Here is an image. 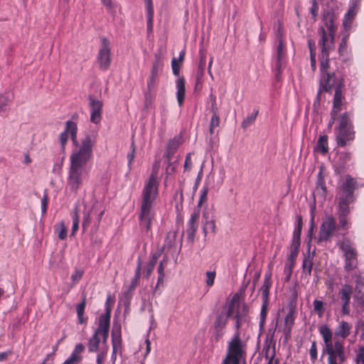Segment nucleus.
I'll use <instances>...</instances> for the list:
<instances>
[{
    "mask_svg": "<svg viewBox=\"0 0 364 364\" xmlns=\"http://www.w3.org/2000/svg\"><path fill=\"white\" fill-rule=\"evenodd\" d=\"M77 127L75 122L68 121L65 129L60 134L59 140L63 149L67 144L68 136L75 146L70 156V167L67 179V186L72 192L77 193L82 185L85 176L87 175L85 166L92 157V148L95 145V139L87 134L78 143L77 139Z\"/></svg>",
    "mask_w": 364,
    "mask_h": 364,
    "instance_id": "nucleus-1",
    "label": "nucleus"
},
{
    "mask_svg": "<svg viewBox=\"0 0 364 364\" xmlns=\"http://www.w3.org/2000/svg\"><path fill=\"white\" fill-rule=\"evenodd\" d=\"M233 315L236 321V331H239L242 324L247 321V318L246 306L239 301L237 295H235L231 299L228 310L221 312L214 322V336L217 341H219L224 336L228 318Z\"/></svg>",
    "mask_w": 364,
    "mask_h": 364,
    "instance_id": "nucleus-2",
    "label": "nucleus"
},
{
    "mask_svg": "<svg viewBox=\"0 0 364 364\" xmlns=\"http://www.w3.org/2000/svg\"><path fill=\"white\" fill-rule=\"evenodd\" d=\"M159 183L156 173H152L146 182L142 191V200L139 215L140 225L149 230L154 218L153 206L158 196Z\"/></svg>",
    "mask_w": 364,
    "mask_h": 364,
    "instance_id": "nucleus-3",
    "label": "nucleus"
},
{
    "mask_svg": "<svg viewBox=\"0 0 364 364\" xmlns=\"http://www.w3.org/2000/svg\"><path fill=\"white\" fill-rule=\"evenodd\" d=\"M111 310L107 308L106 312L99 317L98 326L94 334L88 340L87 348L90 353H98L100 349H109L107 339L109 336Z\"/></svg>",
    "mask_w": 364,
    "mask_h": 364,
    "instance_id": "nucleus-4",
    "label": "nucleus"
},
{
    "mask_svg": "<svg viewBox=\"0 0 364 364\" xmlns=\"http://www.w3.org/2000/svg\"><path fill=\"white\" fill-rule=\"evenodd\" d=\"M325 26L326 30L323 26H321L319 28L321 39L318 42V46L321 48V52L320 61L322 74L327 73L329 51L334 48L335 26L331 16L329 20H326Z\"/></svg>",
    "mask_w": 364,
    "mask_h": 364,
    "instance_id": "nucleus-5",
    "label": "nucleus"
},
{
    "mask_svg": "<svg viewBox=\"0 0 364 364\" xmlns=\"http://www.w3.org/2000/svg\"><path fill=\"white\" fill-rule=\"evenodd\" d=\"M325 346V350L328 354V364H343L346 360L343 343L339 341L332 342V333L327 326L320 328Z\"/></svg>",
    "mask_w": 364,
    "mask_h": 364,
    "instance_id": "nucleus-6",
    "label": "nucleus"
},
{
    "mask_svg": "<svg viewBox=\"0 0 364 364\" xmlns=\"http://www.w3.org/2000/svg\"><path fill=\"white\" fill-rule=\"evenodd\" d=\"M246 346V343L240 338V331H236L228 343L225 358L230 360L232 364H245Z\"/></svg>",
    "mask_w": 364,
    "mask_h": 364,
    "instance_id": "nucleus-7",
    "label": "nucleus"
},
{
    "mask_svg": "<svg viewBox=\"0 0 364 364\" xmlns=\"http://www.w3.org/2000/svg\"><path fill=\"white\" fill-rule=\"evenodd\" d=\"M336 139L337 144L341 146H345L348 141L354 139V132L347 113L343 114L341 117Z\"/></svg>",
    "mask_w": 364,
    "mask_h": 364,
    "instance_id": "nucleus-8",
    "label": "nucleus"
},
{
    "mask_svg": "<svg viewBox=\"0 0 364 364\" xmlns=\"http://www.w3.org/2000/svg\"><path fill=\"white\" fill-rule=\"evenodd\" d=\"M340 248L343 252L345 257L344 268L346 271H350L357 267V252L352 247L349 240H343L340 244Z\"/></svg>",
    "mask_w": 364,
    "mask_h": 364,
    "instance_id": "nucleus-9",
    "label": "nucleus"
},
{
    "mask_svg": "<svg viewBox=\"0 0 364 364\" xmlns=\"http://www.w3.org/2000/svg\"><path fill=\"white\" fill-rule=\"evenodd\" d=\"M163 67V56L161 53H156L152 64L150 75L147 80V89L149 92L153 91L159 81V74Z\"/></svg>",
    "mask_w": 364,
    "mask_h": 364,
    "instance_id": "nucleus-10",
    "label": "nucleus"
},
{
    "mask_svg": "<svg viewBox=\"0 0 364 364\" xmlns=\"http://www.w3.org/2000/svg\"><path fill=\"white\" fill-rule=\"evenodd\" d=\"M336 221L331 215H326L324 221L320 227L318 235V242H327L332 237L336 230Z\"/></svg>",
    "mask_w": 364,
    "mask_h": 364,
    "instance_id": "nucleus-11",
    "label": "nucleus"
},
{
    "mask_svg": "<svg viewBox=\"0 0 364 364\" xmlns=\"http://www.w3.org/2000/svg\"><path fill=\"white\" fill-rule=\"evenodd\" d=\"M111 60L109 43L105 38H103L102 39V46L97 56L100 68L103 70L109 69L111 64Z\"/></svg>",
    "mask_w": 364,
    "mask_h": 364,
    "instance_id": "nucleus-12",
    "label": "nucleus"
},
{
    "mask_svg": "<svg viewBox=\"0 0 364 364\" xmlns=\"http://www.w3.org/2000/svg\"><path fill=\"white\" fill-rule=\"evenodd\" d=\"M88 100L90 110V122L97 124L102 120L103 103L101 100L93 96H89Z\"/></svg>",
    "mask_w": 364,
    "mask_h": 364,
    "instance_id": "nucleus-13",
    "label": "nucleus"
},
{
    "mask_svg": "<svg viewBox=\"0 0 364 364\" xmlns=\"http://www.w3.org/2000/svg\"><path fill=\"white\" fill-rule=\"evenodd\" d=\"M203 231L205 236L209 232H216L214 212L212 209H205L203 213Z\"/></svg>",
    "mask_w": 364,
    "mask_h": 364,
    "instance_id": "nucleus-14",
    "label": "nucleus"
},
{
    "mask_svg": "<svg viewBox=\"0 0 364 364\" xmlns=\"http://www.w3.org/2000/svg\"><path fill=\"white\" fill-rule=\"evenodd\" d=\"M112 353L111 360L114 363L117 359V353L121 350L122 348L121 326L116 323H114L112 330Z\"/></svg>",
    "mask_w": 364,
    "mask_h": 364,
    "instance_id": "nucleus-15",
    "label": "nucleus"
},
{
    "mask_svg": "<svg viewBox=\"0 0 364 364\" xmlns=\"http://www.w3.org/2000/svg\"><path fill=\"white\" fill-rule=\"evenodd\" d=\"M200 213L199 211H194L190 217L188 222L187 240L189 242L193 243L195 240L196 232L198 227V220Z\"/></svg>",
    "mask_w": 364,
    "mask_h": 364,
    "instance_id": "nucleus-16",
    "label": "nucleus"
},
{
    "mask_svg": "<svg viewBox=\"0 0 364 364\" xmlns=\"http://www.w3.org/2000/svg\"><path fill=\"white\" fill-rule=\"evenodd\" d=\"M353 292V288L350 284H344L341 291V300L342 303V312L343 314L348 315L350 313V299Z\"/></svg>",
    "mask_w": 364,
    "mask_h": 364,
    "instance_id": "nucleus-17",
    "label": "nucleus"
},
{
    "mask_svg": "<svg viewBox=\"0 0 364 364\" xmlns=\"http://www.w3.org/2000/svg\"><path fill=\"white\" fill-rule=\"evenodd\" d=\"M358 4L356 1H353L347 13L345 14L343 21V27L346 31H349L351 28V25L353 23V21L354 20V18L358 12Z\"/></svg>",
    "mask_w": 364,
    "mask_h": 364,
    "instance_id": "nucleus-18",
    "label": "nucleus"
},
{
    "mask_svg": "<svg viewBox=\"0 0 364 364\" xmlns=\"http://www.w3.org/2000/svg\"><path fill=\"white\" fill-rule=\"evenodd\" d=\"M355 182L353 178L347 177L346 181L341 186L339 196L347 197L348 198H353V193L355 189Z\"/></svg>",
    "mask_w": 364,
    "mask_h": 364,
    "instance_id": "nucleus-19",
    "label": "nucleus"
},
{
    "mask_svg": "<svg viewBox=\"0 0 364 364\" xmlns=\"http://www.w3.org/2000/svg\"><path fill=\"white\" fill-rule=\"evenodd\" d=\"M181 143V138L180 136H176L168 141L166 151L164 154V156L168 159V162H170V160L172 159V156L177 151Z\"/></svg>",
    "mask_w": 364,
    "mask_h": 364,
    "instance_id": "nucleus-20",
    "label": "nucleus"
},
{
    "mask_svg": "<svg viewBox=\"0 0 364 364\" xmlns=\"http://www.w3.org/2000/svg\"><path fill=\"white\" fill-rule=\"evenodd\" d=\"M176 97L179 106H181L185 98V79L183 77H178L176 80Z\"/></svg>",
    "mask_w": 364,
    "mask_h": 364,
    "instance_id": "nucleus-21",
    "label": "nucleus"
},
{
    "mask_svg": "<svg viewBox=\"0 0 364 364\" xmlns=\"http://www.w3.org/2000/svg\"><path fill=\"white\" fill-rule=\"evenodd\" d=\"M314 253L309 252L304 257L302 269L305 277H309L311 274L314 264Z\"/></svg>",
    "mask_w": 364,
    "mask_h": 364,
    "instance_id": "nucleus-22",
    "label": "nucleus"
},
{
    "mask_svg": "<svg viewBox=\"0 0 364 364\" xmlns=\"http://www.w3.org/2000/svg\"><path fill=\"white\" fill-rule=\"evenodd\" d=\"M353 201V198H348L344 196L338 198V215H348L350 213L349 203Z\"/></svg>",
    "mask_w": 364,
    "mask_h": 364,
    "instance_id": "nucleus-23",
    "label": "nucleus"
},
{
    "mask_svg": "<svg viewBox=\"0 0 364 364\" xmlns=\"http://www.w3.org/2000/svg\"><path fill=\"white\" fill-rule=\"evenodd\" d=\"M350 325L343 321L339 323V326L335 333V336L341 337L342 338H346L350 334Z\"/></svg>",
    "mask_w": 364,
    "mask_h": 364,
    "instance_id": "nucleus-24",
    "label": "nucleus"
},
{
    "mask_svg": "<svg viewBox=\"0 0 364 364\" xmlns=\"http://www.w3.org/2000/svg\"><path fill=\"white\" fill-rule=\"evenodd\" d=\"M315 151L322 154H325L328 151V136L326 135L321 136L315 147Z\"/></svg>",
    "mask_w": 364,
    "mask_h": 364,
    "instance_id": "nucleus-25",
    "label": "nucleus"
},
{
    "mask_svg": "<svg viewBox=\"0 0 364 364\" xmlns=\"http://www.w3.org/2000/svg\"><path fill=\"white\" fill-rule=\"evenodd\" d=\"M14 95L9 92L0 94V113L6 111V107L12 102Z\"/></svg>",
    "mask_w": 364,
    "mask_h": 364,
    "instance_id": "nucleus-26",
    "label": "nucleus"
},
{
    "mask_svg": "<svg viewBox=\"0 0 364 364\" xmlns=\"http://www.w3.org/2000/svg\"><path fill=\"white\" fill-rule=\"evenodd\" d=\"M294 323V312L292 310H290L289 313L286 315L284 318V332L289 335L292 328V326Z\"/></svg>",
    "mask_w": 364,
    "mask_h": 364,
    "instance_id": "nucleus-27",
    "label": "nucleus"
},
{
    "mask_svg": "<svg viewBox=\"0 0 364 364\" xmlns=\"http://www.w3.org/2000/svg\"><path fill=\"white\" fill-rule=\"evenodd\" d=\"M271 284V275L266 274L264 280V284L262 287V296L264 302H267L268 300Z\"/></svg>",
    "mask_w": 364,
    "mask_h": 364,
    "instance_id": "nucleus-28",
    "label": "nucleus"
},
{
    "mask_svg": "<svg viewBox=\"0 0 364 364\" xmlns=\"http://www.w3.org/2000/svg\"><path fill=\"white\" fill-rule=\"evenodd\" d=\"M323 79L324 80L323 82V89L326 91L330 90L333 86L334 79H336L334 74L329 73H323Z\"/></svg>",
    "mask_w": 364,
    "mask_h": 364,
    "instance_id": "nucleus-29",
    "label": "nucleus"
},
{
    "mask_svg": "<svg viewBox=\"0 0 364 364\" xmlns=\"http://www.w3.org/2000/svg\"><path fill=\"white\" fill-rule=\"evenodd\" d=\"M341 92L339 89H337L334 94L333 105L332 109L333 114H337L341 110Z\"/></svg>",
    "mask_w": 364,
    "mask_h": 364,
    "instance_id": "nucleus-30",
    "label": "nucleus"
},
{
    "mask_svg": "<svg viewBox=\"0 0 364 364\" xmlns=\"http://www.w3.org/2000/svg\"><path fill=\"white\" fill-rule=\"evenodd\" d=\"M300 242L293 241L290 247V254L288 257L289 263L294 264V260L298 255Z\"/></svg>",
    "mask_w": 364,
    "mask_h": 364,
    "instance_id": "nucleus-31",
    "label": "nucleus"
},
{
    "mask_svg": "<svg viewBox=\"0 0 364 364\" xmlns=\"http://www.w3.org/2000/svg\"><path fill=\"white\" fill-rule=\"evenodd\" d=\"M284 58V53L283 51V44L281 38H279V44L277 46V69L280 70L282 68L283 60Z\"/></svg>",
    "mask_w": 364,
    "mask_h": 364,
    "instance_id": "nucleus-32",
    "label": "nucleus"
},
{
    "mask_svg": "<svg viewBox=\"0 0 364 364\" xmlns=\"http://www.w3.org/2000/svg\"><path fill=\"white\" fill-rule=\"evenodd\" d=\"M296 227L294 231L293 234V241L296 240L297 242H300V235L302 228V218L301 215H298L296 217Z\"/></svg>",
    "mask_w": 364,
    "mask_h": 364,
    "instance_id": "nucleus-33",
    "label": "nucleus"
},
{
    "mask_svg": "<svg viewBox=\"0 0 364 364\" xmlns=\"http://www.w3.org/2000/svg\"><path fill=\"white\" fill-rule=\"evenodd\" d=\"M160 254H154L146 266V277H149L152 273Z\"/></svg>",
    "mask_w": 364,
    "mask_h": 364,
    "instance_id": "nucleus-34",
    "label": "nucleus"
},
{
    "mask_svg": "<svg viewBox=\"0 0 364 364\" xmlns=\"http://www.w3.org/2000/svg\"><path fill=\"white\" fill-rule=\"evenodd\" d=\"M55 230L59 239L65 240L67 237L68 232L63 222H60L58 225H57Z\"/></svg>",
    "mask_w": 364,
    "mask_h": 364,
    "instance_id": "nucleus-35",
    "label": "nucleus"
},
{
    "mask_svg": "<svg viewBox=\"0 0 364 364\" xmlns=\"http://www.w3.org/2000/svg\"><path fill=\"white\" fill-rule=\"evenodd\" d=\"M353 278L355 283V290L360 293V289L364 287V275L360 272H355Z\"/></svg>",
    "mask_w": 364,
    "mask_h": 364,
    "instance_id": "nucleus-36",
    "label": "nucleus"
},
{
    "mask_svg": "<svg viewBox=\"0 0 364 364\" xmlns=\"http://www.w3.org/2000/svg\"><path fill=\"white\" fill-rule=\"evenodd\" d=\"M258 114V112L256 111L254 113L248 115L244 120L243 122H242V127L243 129H246L247 127H248L249 126H250L251 124H252L256 118H257V116Z\"/></svg>",
    "mask_w": 364,
    "mask_h": 364,
    "instance_id": "nucleus-37",
    "label": "nucleus"
},
{
    "mask_svg": "<svg viewBox=\"0 0 364 364\" xmlns=\"http://www.w3.org/2000/svg\"><path fill=\"white\" fill-rule=\"evenodd\" d=\"M209 188L208 186H204L203 188L200 190V198L198 201V206H201L204 203H205L208 200V193Z\"/></svg>",
    "mask_w": 364,
    "mask_h": 364,
    "instance_id": "nucleus-38",
    "label": "nucleus"
},
{
    "mask_svg": "<svg viewBox=\"0 0 364 364\" xmlns=\"http://www.w3.org/2000/svg\"><path fill=\"white\" fill-rule=\"evenodd\" d=\"M79 228V214L77 208L75 210L73 214V227H72V232L71 236L74 235L75 232L77 231Z\"/></svg>",
    "mask_w": 364,
    "mask_h": 364,
    "instance_id": "nucleus-39",
    "label": "nucleus"
},
{
    "mask_svg": "<svg viewBox=\"0 0 364 364\" xmlns=\"http://www.w3.org/2000/svg\"><path fill=\"white\" fill-rule=\"evenodd\" d=\"M220 122V119L219 114H213L211 119H210V128H209L210 134H213L214 133V129L219 126Z\"/></svg>",
    "mask_w": 364,
    "mask_h": 364,
    "instance_id": "nucleus-40",
    "label": "nucleus"
},
{
    "mask_svg": "<svg viewBox=\"0 0 364 364\" xmlns=\"http://www.w3.org/2000/svg\"><path fill=\"white\" fill-rule=\"evenodd\" d=\"M164 264H166V261L165 259H163L162 261L160 262V264L157 269V272L159 273L158 284L164 282V278L165 277Z\"/></svg>",
    "mask_w": 364,
    "mask_h": 364,
    "instance_id": "nucleus-41",
    "label": "nucleus"
},
{
    "mask_svg": "<svg viewBox=\"0 0 364 364\" xmlns=\"http://www.w3.org/2000/svg\"><path fill=\"white\" fill-rule=\"evenodd\" d=\"M205 57L201 56L200 65H199L198 70L197 72V80L198 82L200 81V80L203 77L204 71H205Z\"/></svg>",
    "mask_w": 364,
    "mask_h": 364,
    "instance_id": "nucleus-42",
    "label": "nucleus"
},
{
    "mask_svg": "<svg viewBox=\"0 0 364 364\" xmlns=\"http://www.w3.org/2000/svg\"><path fill=\"white\" fill-rule=\"evenodd\" d=\"M140 272H141V262L139 261L138 262L137 267L136 268L135 276L132 281L130 289H133L137 286L138 281H139V279L140 277Z\"/></svg>",
    "mask_w": 364,
    "mask_h": 364,
    "instance_id": "nucleus-43",
    "label": "nucleus"
},
{
    "mask_svg": "<svg viewBox=\"0 0 364 364\" xmlns=\"http://www.w3.org/2000/svg\"><path fill=\"white\" fill-rule=\"evenodd\" d=\"M205 275H206V279H205L206 285L208 287H210L214 284V281H215V276H216V272H215V271H208L206 272Z\"/></svg>",
    "mask_w": 364,
    "mask_h": 364,
    "instance_id": "nucleus-44",
    "label": "nucleus"
},
{
    "mask_svg": "<svg viewBox=\"0 0 364 364\" xmlns=\"http://www.w3.org/2000/svg\"><path fill=\"white\" fill-rule=\"evenodd\" d=\"M84 272L81 269H75V272L71 275V280L73 282V284H75L80 282L82 279Z\"/></svg>",
    "mask_w": 364,
    "mask_h": 364,
    "instance_id": "nucleus-45",
    "label": "nucleus"
},
{
    "mask_svg": "<svg viewBox=\"0 0 364 364\" xmlns=\"http://www.w3.org/2000/svg\"><path fill=\"white\" fill-rule=\"evenodd\" d=\"M347 216L348 215H338L339 225L343 229H347L348 228Z\"/></svg>",
    "mask_w": 364,
    "mask_h": 364,
    "instance_id": "nucleus-46",
    "label": "nucleus"
},
{
    "mask_svg": "<svg viewBox=\"0 0 364 364\" xmlns=\"http://www.w3.org/2000/svg\"><path fill=\"white\" fill-rule=\"evenodd\" d=\"M180 66H181L180 62L178 61L176 58H173V60L171 61V67H172V70H173V73L174 75H176V76L179 75Z\"/></svg>",
    "mask_w": 364,
    "mask_h": 364,
    "instance_id": "nucleus-47",
    "label": "nucleus"
},
{
    "mask_svg": "<svg viewBox=\"0 0 364 364\" xmlns=\"http://www.w3.org/2000/svg\"><path fill=\"white\" fill-rule=\"evenodd\" d=\"M108 349H100V351L97 353V364H102L105 358L107 355Z\"/></svg>",
    "mask_w": 364,
    "mask_h": 364,
    "instance_id": "nucleus-48",
    "label": "nucleus"
},
{
    "mask_svg": "<svg viewBox=\"0 0 364 364\" xmlns=\"http://www.w3.org/2000/svg\"><path fill=\"white\" fill-rule=\"evenodd\" d=\"M314 310L318 312L319 316H321V314L323 312V303L321 301L319 300H314Z\"/></svg>",
    "mask_w": 364,
    "mask_h": 364,
    "instance_id": "nucleus-49",
    "label": "nucleus"
},
{
    "mask_svg": "<svg viewBox=\"0 0 364 364\" xmlns=\"http://www.w3.org/2000/svg\"><path fill=\"white\" fill-rule=\"evenodd\" d=\"M85 347L82 343H77L71 355L75 357H82L81 353L84 351Z\"/></svg>",
    "mask_w": 364,
    "mask_h": 364,
    "instance_id": "nucleus-50",
    "label": "nucleus"
},
{
    "mask_svg": "<svg viewBox=\"0 0 364 364\" xmlns=\"http://www.w3.org/2000/svg\"><path fill=\"white\" fill-rule=\"evenodd\" d=\"M85 347L82 343H77L71 355L75 357H82L81 353L84 351Z\"/></svg>",
    "mask_w": 364,
    "mask_h": 364,
    "instance_id": "nucleus-51",
    "label": "nucleus"
},
{
    "mask_svg": "<svg viewBox=\"0 0 364 364\" xmlns=\"http://www.w3.org/2000/svg\"><path fill=\"white\" fill-rule=\"evenodd\" d=\"M316 185H317V187H319L321 188V189L325 192L326 191V186H325V182H324V180H323V177L322 176V172L320 171L318 174V180H317V182H316Z\"/></svg>",
    "mask_w": 364,
    "mask_h": 364,
    "instance_id": "nucleus-52",
    "label": "nucleus"
},
{
    "mask_svg": "<svg viewBox=\"0 0 364 364\" xmlns=\"http://www.w3.org/2000/svg\"><path fill=\"white\" fill-rule=\"evenodd\" d=\"M82 360V357H75L73 355L65 360L62 364H78Z\"/></svg>",
    "mask_w": 364,
    "mask_h": 364,
    "instance_id": "nucleus-53",
    "label": "nucleus"
},
{
    "mask_svg": "<svg viewBox=\"0 0 364 364\" xmlns=\"http://www.w3.org/2000/svg\"><path fill=\"white\" fill-rule=\"evenodd\" d=\"M48 201V194L45 193L43 198H41L42 215H44L46 213Z\"/></svg>",
    "mask_w": 364,
    "mask_h": 364,
    "instance_id": "nucleus-54",
    "label": "nucleus"
},
{
    "mask_svg": "<svg viewBox=\"0 0 364 364\" xmlns=\"http://www.w3.org/2000/svg\"><path fill=\"white\" fill-rule=\"evenodd\" d=\"M294 264L289 263V264H287L284 267V272L286 274L285 281L288 282L290 279L291 272H292V268H293Z\"/></svg>",
    "mask_w": 364,
    "mask_h": 364,
    "instance_id": "nucleus-55",
    "label": "nucleus"
},
{
    "mask_svg": "<svg viewBox=\"0 0 364 364\" xmlns=\"http://www.w3.org/2000/svg\"><path fill=\"white\" fill-rule=\"evenodd\" d=\"M176 165L173 162L171 161V159L170 160V162L167 160V166L166 168V173L168 176L174 173L176 170Z\"/></svg>",
    "mask_w": 364,
    "mask_h": 364,
    "instance_id": "nucleus-56",
    "label": "nucleus"
},
{
    "mask_svg": "<svg viewBox=\"0 0 364 364\" xmlns=\"http://www.w3.org/2000/svg\"><path fill=\"white\" fill-rule=\"evenodd\" d=\"M355 361L356 364H364V347H361L359 349Z\"/></svg>",
    "mask_w": 364,
    "mask_h": 364,
    "instance_id": "nucleus-57",
    "label": "nucleus"
},
{
    "mask_svg": "<svg viewBox=\"0 0 364 364\" xmlns=\"http://www.w3.org/2000/svg\"><path fill=\"white\" fill-rule=\"evenodd\" d=\"M310 356L312 360H316L317 358V349L316 346V342H313L309 350Z\"/></svg>",
    "mask_w": 364,
    "mask_h": 364,
    "instance_id": "nucleus-58",
    "label": "nucleus"
},
{
    "mask_svg": "<svg viewBox=\"0 0 364 364\" xmlns=\"http://www.w3.org/2000/svg\"><path fill=\"white\" fill-rule=\"evenodd\" d=\"M135 156V148L134 146V144H132V151L128 154L127 155V159H128V166L130 167L131 164L134 159Z\"/></svg>",
    "mask_w": 364,
    "mask_h": 364,
    "instance_id": "nucleus-59",
    "label": "nucleus"
},
{
    "mask_svg": "<svg viewBox=\"0 0 364 364\" xmlns=\"http://www.w3.org/2000/svg\"><path fill=\"white\" fill-rule=\"evenodd\" d=\"M85 307V301H83L82 302H81L80 304H79L77 305V316L78 317L83 316Z\"/></svg>",
    "mask_w": 364,
    "mask_h": 364,
    "instance_id": "nucleus-60",
    "label": "nucleus"
},
{
    "mask_svg": "<svg viewBox=\"0 0 364 364\" xmlns=\"http://www.w3.org/2000/svg\"><path fill=\"white\" fill-rule=\"evenodd\" d=\"M148 12V21H147V27L149 31L152 30V21H153V14L154 10L147 11Z\"/></svg>",
    "mask_w": 364,
    "mask_h": 364,
    "instance_id": "nucleus-61",
    "label": "nucleus"
},
{
    "mask_svg": "<svg viewBox=\"0 0 364 364\" xmlns=\"http://www.w3.org/2000/svg\"><path fill=\"white\" fill-rule=\"evenodd\" d=\"M192 162H191V154H188L186 157V161L184 164V168L185 170L189 171L191 168Z\"/></svg>",
    "mask_w": 364,
    "mask_h": 364,
    "instance_id": "nucleus-62",
    "label": "nucleus"
},
{
    "mask_svg": "<svg viewBox=\"0 0 364 364\" xmlns=\"http://www.w3.org/2000/svg\"><path fill=\"white\" fill-rule=\"evenodd\" d=\"M357 331H361L362 333L360 335V338L364 340V321H360L358 322L356 325Z\"/></svg>",
    "mask_w": 364,
    "mask_h": 364,
    "instance_id": "nucleus-63",
    "label": "nucleus"
},
{
    "mask_svg": "<svg viewBox=\"0 0 364 364\" xmlns=\"http://www.w3.org/2000/svg\"><path fill=\"white\" fill-rule=\"evenodd\" d=\"M90 223V217L89 213H86L84 216L83 222H82V228L85 230Z\"/></svg>",
    "mask_w": 364,
    "mask_h": 364,
    "instance_id": "nucleus-64",
    "label": "nucleus"
}]
</instances>
